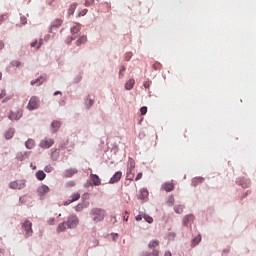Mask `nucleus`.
Returning <instances> with one entry per match:
<instances>
[{
  "label": "nucleus",
  "instance_id": "nucleus-15",
  "mask_svg": "<svg viewBox=\"0 0 256 256\" xmlns=\"http://www.w3.org/2000/svg\"><path fill=\"white\" fill-rule=\"evenodd\" d=\"M46 79L47 78L45 76H40L38 79L32 80L31 85H43V83H45Z\"/></svg>",
  "mask_w": 256,
  "mask_h": 256
},
{
  "label": "nucleus",
  "instance_id": "nucleus-12",
  "mask_svg": "<svg viewBox=\"0 0 256 256\" xmlns=\"http://www.w3.org/2000/svg\"><path fill=\"white\" fill-rule=\"evenodd\" d=\"M194 220L195 216H193V214L186 215L183 218V225H185V227H188V225H191V223H193Z\"/></svg>",
  "mask_w": 256,
  "mask_h": 256
},
{
  "label": "nucleus",
  "instance_id": "nucleus-43",
  "mask_svg": "<svg viewBox=\"0 0 256 256\" xmlns=\"http://www.w3.org/2000/svg\"><path fill=\"white\" fill-rule=\"evenodd\" d=\"M128 169L135 171V162L133 160L130 161V167Z\"/></svg>",
  "mask_w": 256,
  "mask_h": 256
},
{
  "label": "nucleus",
  "instance_id": "nucleus-16",
  "mask_svg": "<svg viewBox=\"0 0 256 256\" xmlns=\"http://www.w3.org/2000/svg\"><path fill=\"white\" fill-rule=\"evenodd\" d=\"M134 86H135V79H130L126 82L125 89L126 91H131V89H133Z\"/></svg>",
  "mask_w": 256,
  "mask_h": 256
},
{
  "label": "nucleus",
  "instance_id": "nucleus-17",
  "mask_svg": "<svg viewBox=\"0 0 256 256\" xmlns=\"http://www.w3.org/2000/svg\"><path fill=\"white\" fill-rule=\"evenodd\" d=\"M85 43H87V36L83 35L80 36L77 41H76V45L77 47L81 46V45H85Z\"/></svg>",
  "mask_w": 256,
  "mask_h": 256
},
{
  "label": "nucleus",
  "instance_id": "nucleus-14",
  "mask_svg": "<svg viewBox=\"0 0 256 256\" xmlns=\"http://www.w3.org/2000/svg\"><path fill=\"white\" fill-rule=\"evenodd\" d=\"M162 189H164V191L169 193V192L173 191V189H175V185L171 182H166L162 185Z\"/></svg>",
  "mask_w": 256,
  "mask_h": 256
},
{
  "label": "nucleus",
  "instance_id": "nucleus-56",
  "mask_svg": "<svg viewBox=\"0 0 256 256\" xmlns=\"http://www.w3.org/2000/svg\"><path fill=\"white\" fill-rule=\"evenodd\" d=\"M54 95L56 96V95H61V92L60 91H56L55 93H54Z\"/></svg>",
  "mask_w": 256,
  "mask_h": 256
},
{
  "label": "nucleus",
  "instance_id": "nucleus-35",
  "mask_svg": "<svg viewBox=\"0 0 256 256\" xmlns=\"http://www.w3.org/2000/svg\"><path fill=\"white\" fill-rule=\"evenodd\" d=\"M44 171H45V173H51V172L53 171V166L47 165V166L44 168Z\"/></svg>",
  "mask_w": 256,
  "mask_h": 256
},
{
  "label": "nucleus",
  "instance_id": "nucleus-41",
  "mask_svg": "<svg viewBox=\"0 0 256 256\" xmlns=\"http://www.w3.org/2000/svg\"><path fill=\"white\" fill-rule=\"evenodd\" d=\"M17 159H18V161H23V159H25V155H23V153H18Z\"/></svg>",
  "mask_w": 256,
  "mask_h": 256
},
{
  "label": "nucleus",
  "instance_id": "nucleus-2",
  "mask_svg": "<svg viewBox=\"0 0 256 256\" xmlns=\"http://www.w3.org/2000/svg\"><path fill=\"white\" fill-rule=\"evenodd\" d=\"M33 223H31V221L26 220L23 224H22V229L25 233V237H31V235H33Z\"/></svg>",
  "mask_w": 256,
  "mask_h": 256
},
{
  "label": "nucleus",
  "instance_id": "nucleus-28",
  "mask_svg": "<svg viewBox=\"0 0 256 256\" xmlns=\"http://www.w3.org/2000/svg\"><path fill=\"white\" fill-rule=\"evenodd\" d=\"M148 196H149V191H147V189L140 190V199H147Z\"/></svg>",
  "mask_w": 256,
  "mask_h": 256
},
{
  "label": "nucleus",
  "instance_id": "nucleus-51",
  "mask_svg": "<svg viewBox=\"0 0 256 256\" xmlns=\"http://www.w3.org/2000/svg\"><path fill=\"white\" fill-rule=\"evenodd\" d=\"M93 103H94L93 100H91V99L88 100V105H89V107H92Z\"/></svg>",
  "mask_w": 256,
  "mask_h": 256
},
{
  "label": "nucleus",
  "instance_id": "nucleus-31",
  "mask_svg": "<svg viewBox=\"0 0 256 256\" xmlns=\"http://www.w3.org/2000/svg\"><path fill=\"white\" fill-rule=\"evenodd\" d=\"M75 9H77V3H73L72 5H70L68 9V14L73 15V13H75Z\"/></svg>",
  "mask_w": 256,
  "mask_h": 256
},
{
  "label": "nucleus",
  "instance_id": "nucleus-52",
  "mask_svg": "<svg viewBox=\"0 0 256 256\" xmlns=\"http://www.w3.org/2000/svg\"><path fill=\"white\" fill-rule=\"evenodd\" d=\"M141 219H143V217H141V215L136 216V221H141Z\"/></svg>",
  "mask_w": 256,
  "mask_h": 256
},
{
  "label": "nucleus",
  "instance_id": "nucleus-49",
  "mask_svg": "<svg viewBox=\"0 0 256 256\" xmlns=\"http://www.w3.org/2000/svg\"><path fill=\"white\" fill-rule=\"evenodd\" d=\"M48 223H49V225H53V223H55V218H50L48 220Z\"/></svg>",
  "mask_w": 256,
  "mask_h": 256
},
{
  "label": "nucleus",
  "instance_id": "nucleus-20",
  "mask_svg": "<svg viewBox=\"0 0 256 256\" xmlns=\"http://www.w3.org/2000/svg\"><path fill=\"white\" fill-rule=\"evenodd\" d=\"M51 127L54 130V133H57V131H59V129L61 128V122L60 121H53L51 123Z\"/></svg>",
  "mask_w": 256,
  "mask_h": 256
},
{
  "label": "nucleus",
  "instance_id": "nucleus-10",
  "mask_svg": "<svg viewBox=\"0 0 256 256\" xmlns=\"http://www.w3.org/2000/svg\"><path fill=\"white\" fill-rule=\"evenodd\" d=\"M77 173H79V171H78L76 168H70V169H67V170L63 173V176H64L66 179H69V178L73 177V175H77Z\"/></svg>",
  "mask_w": 256,
  "mask_h": 256
},
{
  "label": "nucleus",
  "instance_id": "nucleus-58",
  "mask_svg": "<svg viewBox=\"0 0 256 256\" xmlns=\"http://www.w3.org/2000/svg\"><path fill=\"white\" fill-rule=\"evenodd\" d=\"M3 77V74L0 72V79Z\"/></svg>",
  "mask_w": 256,
  "mask_h": 256
},
{
  "label": "nucleus",
  "instance_id": "nucleus-55",
  "mask_svg": "<svg viewBox=\"0 0 256 256\" xmlns=\"http://www.w3.org/2000/svg\"><path fill=\"white\" fill-rule=\"evenodd\" d=\"M164 256H171V251L165 252Z\"/></svg>",
  "mask_w": 256,
  "mask_h": 256
},
{
  "label": "nucleus",
  "instance_id": "nucleus-19",
  "mask_svg": "<svg viewBox=\"0 0 256 256\" xmlns=\"http://www.w3.org/2000/svg\"><path fill=\"white\" fill-rule=\"evenodd\" d=\"M39 195H45L46 193H49V186L42 185L38 188Z\"/></svg>",
  "mask_w": 256,
  "mask_h": 256
},
{
  "label": "nucleus",
  "instance_id": "nucleus-45",
  "mask_svg": "<svg viewBox=\"0 0 256 256\" xmlns=\"http://www.w3.org/2000/svg\"><path fill=\"white\" fill-rule=\"evenodd\" d=\"M143 177V173H138L136 178H135V181H139V179H141Z\"/></svg>",
  "mask_w": 256,
  "mask_h": 256
},
{
  "label": "nucleus",
  "instance_id": "nucleus-1",
  "mask_svg": "<svg viewBox=\"0 0 256 256\" xmlns=\"http://www.w3.org/2000/svg\"><path fill=\"white\" fill-rule=\"evenodd\" d=\"M107 212L103 208H92L90 211V217L94 223H101L105 219Z\"/></svg>",
  "mask_w": 256,
  "mask_h": 256
},
{
  "label": "nucleus",
  "instance_id": "nucleus-47",
  "mask_svg": "<svg viewBox=\"0 0 256 256\" xmlns=\"http://www.w3.org/2000/svg\"><path fill=\"white\" fill-rule=\"evenodd\" d=\"M6 95H7V92L5 90H2L0 94V99H3V97H5Z\"/></svg>",
  "mask_w": 256,
  "mask_h": 256
},
{
  "label": "nucleus",
  "instance_id": "nucleus-59",
  "mask_svg": "<svg viewBox=\"0 0 256 256\" xmlns=\"http://www.w3.org/2000/svg\"><path fill=\"white\" fill-rule=\"evenodd\" d=\"M129 219V217L125 218V221H127Z\"/></svg>",
  "mask_w": 256,
  "mask_h": 256
},
{
  "label": "nucleus",
  "instance_id": "nucleus-38",
  "mask_svg": "<svg viewBox=\"0 0 256 256\" xmlns=\"http://www.w3.org/2000/svg\"><path fill=\"white\" fill-rule=\"evenodd\" d=\"M83 209H84L83 204H78V205L75 207V211H77V212H80V211H82Z\"/></svg>",
  "mask_w": 256,
  "mask_h": 256
},
{
  "label": "nucleus",
  "instance_id": "nucleus-53",
  "mask_svg": "<svg viewBox=\"0 0 256 256\" xmlns=\"http://www.w3.org/2000/svg\"><path fill=\"white\" fill-rule=\"evenodd\" d=\"M3 47H5V43H3V41H0V49H3Z\"/></svg>",
  "mask_w": 256,
  "mask_h": 256
},
{
  "label": "nucleus",
  "instance_id": "nucleus-5",
  "mask_svg": "<svg viewBox=\"0 0 256 256\" xmlns=\"http://www.w3.org/2000/svg\"><path fill=\"white\" fill-rule=\"evenodd\" d=\"M10 189H25V182L23 180L13 181L9 184Z\"/></svg>",
  "mask_w": 256,
  "mask_h": 256
},
{
  "label": "nucleus",
  "instance_id": "nucleus-11",
  "mask_svg": "<svg viewBox=\"0 0 256 256\" xmlns=\"http://www.w3.org/2000/svg\"><path fill=\"white\" fill-rule=\"evenodd\" d=\"M90 181L95 187H99V185H101V178H99V176H97L96 174H90Z\"/></svg>",
  "mask_w": 256,
  "mask_h": 256
},
{
  "label": "nucleus",
  "instance_id": "nucleus-29",
  "mask_svg": "<svg viewBox=\"0 0 256 256\" xmlns=\"http://www.w3.org/2000/svg\"><path fill=\"white\" fill-rule=\"evenodd\" d=\"M183 209H185V206L183 205H176L174 207V211L175 213H177L178 215H181V213H183Z\"/></svg>",
  "mask_w": 256,
  "mask_h": 256
},
{
  "label": "nucleus",
  "instance_id": "nucleus-13",
  "mask_svg": "<svg viewBox=\"0 0 256 256\" xmlns=\"http://www.w3.org/2000/svg\"><path fill=\"white\" fill-rule=\"evenodd\" d=\"M80 198L81 195L79 193H75L71 196V199H68L66 202H64V205H71V203L79 201Z\"/></svg>",
  "mask_w": 256,
  "mask_h": 256
},
{
  "label": "nucleus",
  "instance_id": "nucleus-37",
  "mask_svg": "<svg viewBox=\"0 0 256 256\" xmlns=\"http://www.w3.org/2000/svg\"><path fill=\"white\" fill-rule=\"evenodd\" d=\"M93 3H95V0H86L85 7H90V5H93Z\"/></svg>",
  "mask_w": 256,
  "mask_h": 256
},
{
  "label": "nucleus",
  "instance_id": "nucleus-39",
  "mask_svg": "<svg viewBox=\"0 0 256 256\" xmlns=\"http://www.w3.org/2000/svg\"><path fill=\"white\" fill-rule=\"evenodd\" d=\"M140 113H141V115H147V107L144 106V107L140 108Z\"/></svg>",
  "mask_w": 256,
  "mask_h": 256
},
{
  "label": "nucleus",
  "instance_id": "nucleus-18",
  "mask_svg": "<svg viewBox=\"0 0 256 256\" xmlns=\"http://www.w3.org/2000/svg\"><path fill=\"white\" fill-rule=\"evenodd\" d=\"M126 179L127 181H133L135 179V170L128 169L126 173Z\"/></svg>",
  "mask_w": 256,
  "mask_h": 256
},
{
  "label": "nucleus",
  "instance_id": "nucleus-4",
  "mask_svg": "<svg viewBox=\"0 0 256 256\" xmlns=\"http://www.w3.org/2000/svg\"><path fill=\"white\" fill-rule=\"evenodd\" d=\"M77 225H79V218H77V216H70L66 222L68 229H75Z\"/></svg>",
  "mask_w": 256,
  "mask_h": 256
},
{
  "label": "nucleus",
  "instance_id": "nucleus-40",
  "mask_svg": "<svg viewBox=\"0 0 256 256\" xmlns=\"http://www.w3.org/2000/svg\"><path fill=\"white\" fill-rule=\"evenodd\" d=\"M167 203H168L169 207H172V205L175 204V199H173V197H170Z\"/></svg>",
  "mask_w": 256,
  "mask_h": 256
},
{
  "label": "nucleus",
  "instance_id": "nucleus-57",
  "mask_svg": "<svg viewBox=\"0 0 256 256\" xmlns=\"http://www.w3.org/2000/svg\"><path fill=\"white\" fill-rule=\"evenodd\" d=\"M169 237L174 238V237H175V233H170V234H169Z\"/></svg>",
  "mask_w": 256,
  "mask_h": 256
},
{
  "label": "nucleus",
  "instance_id": "nucleus-9",
  "mask_svg": "<svg viewBox=\"0 0 256 256\" xmlns=\"http://www.w3.org/2000/svg\"><path fill=\"white\" fill-rule=\"evenodd\" d=\"M123 177V173L121 171L116 172L111 178L109 183L113 185L114 183H119L121 181V178Z\"/></svg>",
  "mask_w": 256,
  "mask_h": 256
},
{
  "label": "nucleus",
  "instance_id": "nucleus-36",
  "mask_svg": "<svg viewBox=\"0 0 256 256\" xmlns=\"http://www.w3.org/2000/svg\"><path fill=\"white\" fill-rule=\"evenodd\" d=\"M144 219L147 221V223H153V217L149 215H144Z\"/></svg>",
  "mask_w": 256,
  "mask_h": 256
},
{
  "label": "nucleus",
  "instance_id": "nucleus-22",
  "mask_svg": "<svg viewBox=\"0 0 256 256\" xmlns=\"http://www.w3.org/2000/svg\"><path fill=\"white\" fill-rule=\"evenodd\" d=\"M43 45V39H40L39 42L37 40L33 41L30 46L33 48V47H36V49H40L41 46Z\"/></svg>",
  "mask_w": 256,
  "mask_h": 256
},
{
  "label": "nucleus",
  "instance_id": "nucleus-34",
  "mask_svg": "<svg viewBox=\"0 0 256 256\" xmlns=\"http://www.w3.org/2000/svg\"><path fill=\"white\" fill-rule=\"evenodd\" d=\"M12 67H20L21 66V62L19 60H13L11 62Z\"/></svg>",
  "mask_w": 256,
  "mask_h": 256
},
{
  "label": "nucleus",
  "instance_id": "nucleus-54",
  "mask_svg": "<svg viewBox=\"0 0 256 256\" xmlns=\"http://www.w3.org/2000/svg\"><path fill=\"white\" fill-rule=\"evenodd\" d=\"M9 99H11V97H6V98L2 101V103H7V101H9Z\"/></svg>",
  "mask_w": 256,
  "mask_h": 256
},
{
  "label": "nucleus",
  "instance_id": "nucleus-23",
  "mask_svg": "<svg viewBox=\"0 0 256 256\" xmlns=\"http://www.w3.org/2000/svg\"><path fill=\"white\" fill-rule=\"evenodd\" d=\"M26 149H33L35 147V140L33 139H28L25 143Z\"/></svg>",
  "mask_w": 256,
  "mask_h": 256
},
{
  "label": "nucleus",
  "instance_id": "nucleus-42",
  "mask_svg": "<svg viewBox=\"0 0 256 256\" xmlns=\"http://www.w3.org/2000/svg\"><path fill=\"white\" fill-rule=\"evenodd\" d=\"M66 187H75V181H68L67 183H66Z\"/></svg>",
  "mask_w": 256,
  "mask_h": 256
},
{
  "label": "nucleus",
  "instance_id": "nucleus-44",
  "mask_svg": "<svg viewBox=\"0 0 256 256\" xmlns=\"http://www.w3.org/2000/svg\"><path fill=\"white\" fill-rule=\"evenodd\" d=\"M154 69H161V63L159 62H156L154 65H153Z\"/></svg>",
  "mask_w": 256,
  "mask_h": 256
},
{
  "label": "nucleus",
  "instance_id": "nucleus-50",
  "mask_svg": "<svg viewBox=\"0 0 256 256\" xmlns=\"http://www.w3.org/2000/svg\"><path fill=\"white\" fill-rule=\"evenodd\" d=\"M123 73H125V66H122L120 69V75H123Z\"/></svg>",
  "mask_w": 256,
  "mask_h": 256
},
{
  "label": "nucleus",
  "instance_id": "nucleus-48",
  "mask_svg": "<svg viewBox=\"0 0 256 256\" xmlns=\"http://www.w3.org/2000/svg\"><path fill=\"white\" fill-rule=\"evenodd\" d=\"M144 87H145V89H149V87H151V83L145 82Z\"/></svg>",
  "mask_w": 256,
  "mask_h": 256
},
{
  "label": "nucleus",
  "instance_id": "nucleus-6",
  "mask_svg": "<svg viewBox=\"0 0 256 256\" xmlns=\"http://www.w3.org/2000/svg\"><path fill=\"white\" fill-rule=\"evenodd\" d=\"M21 117H23V110H18L16 112H10L8 119L10 121H19Z\"/></svg>",
  "mask_w": 256,
  "mask_h": 256
},
{
  "label": "nucleus",
  "instance_id": "nucleus-3",
  "mask_svg": "<svg viewBox=\"0 0 256 256\" xmlns=\"http://www.w3.org/2000/svg\"><path fill=\"white\" fill-rule=\"evenodd\" d=\"M27 109H29V111H35V109H39V98L36 96L31 97Z\"/></svg>",
  "mask_w": 256,
  "mask_h": 256
},
{
  "label": "nucleus",
  "instance_id": "nucleus-8",
  "mask_svg": "<svg viewBox=\"0 0 256 256\" xmlns=\"http://www.w3.org/2000/svg\"><path fill=\"white\" fill-rule=\"evenodd\" d=\"M81 31V25L80 24H75L72 28H71V33H72V37L71 39L68 41V43H71L73 41V39H76L77 36L75 35L76 33H79Z\"/></svg>",
  "mask_w": 256,
  "mask_h": 256
},
{
  "label": "nucleus",
  "instance_id": "nucleus-24",
  "mask_svg": "<svg viewBox=\"0 0 256 256\" xmlns=\"http://www.w3.org/2000/svg\"><path fill=\"white\" fill-rule=\"evenodd\" d=\"M45 177H47V175L45 174V172L39 170L36 173V178L38 179V181H43V179H45Z\"/></svg>",
  "mask_w": 256,
  "mask_h": 256
},
{
  "label": "nucleus",
  "instance_id": "nucleus-30",
  "mask_svg": "<svg viewBox=\"0 0 256 256\" xmlns=\"http://www.w3.org/2000/svg\"><path fill=\"white\" fill-rule=\"evenodd\" d=\"M199 243H201V235L196 236L192 240V247H195V245H199Z\"/></svg>",
  "mask_w": 256,
  "mask_h": 256
},
{
  "label": "nucleus",
  "instance_id": "nucleus-27",
  "mask_svg": "<svg viewBox=\"0 0 256 256\" xmlns=\"http://www.w3.org/2000/svg\"><path fill=\"white\" fill-rule=\"evenodd\" d=\"M65 229H67V222L59 224L57 227V232L62 233V231H65Z\"/></svg>",
  "mask_w": 256,
  "mask_h": 256
},
{
  "label": "nucleus",
  "instance_id": "nucleus-26",
  "mask_svg": "<svg viewBox=\"0 0 256 256\" xmlns=\"http://www.w3.org/2000/svg\"><path fill=\"white\" fill-rule=\"evenodd\" d=\"M149 249H155V247H159V240H151L148 244Z\"/></svg>",
  "mask_w": 256,
  "mask_h": 256
},
{
  "label": "nucleus",
  "instance_id": "nucleus-25",
  "mask_svg": "<svg viewBox=\"0 0 256 256\" xmlns=\"http://www.w3.org/2000/svg\"><path fill=\"white\" fill-rule=\"evenodd\" d=\"M13 135H15V129L11 128L5 133L6 139H13Z\"/></svg>",
  "mask_w": 256,
  "mask_h": 256
},
{
  "label": "nucleus",
  "instance_id": "nucleus-46",
  "mask_svg": "<svg viewBox=\"0 0 256 256\" xmlns=\"http://www.w3.org/2000/svg\"><path fill=\"white\" fill-rule=\"evenodd\" d=\"M79 15L80 16H85V15H87V9H84V10H82L80 13H79Z\"/></svg>",
  "mask_w": 256,
  "mask_h": 256
},
{
  "label": "nucleus",
  "instance_id": "nucleus-7",
  "mask_svg": "<svg viewBox=\"0 0 256 256\" xmlns=\"http://www.w3.org/2000/svg\"><path fill=\"white\" fill-rule=\"evenodd\" d=\"M55 143V141L51 138L47 139L45 138L44 140H42L40 142V147H42V149H49V147H53V144Z\"/></svg>",
  "mask_w": 256,
  "mask_h": 256
},
{
  "label": "nucleus",
  "instance_id": "nucleus-21",
  "mask_svg": "<svg viewBox=\"0 0 256 256\" xmlns=\"http://www.w3.org/2000/svg\"><path fill=\"white\" fill-rule=\"evenodd\" d=\"M205 179L203 177H197L192 180V186L197 187V185H201Z\"/></svg>",
  "mask_w": 256,
  "mask_h": 256
},
{
  "label": "nucleus",
  "instance_id": "nucleus-32",
  "mask_svg": "<svg viewBox=\"0 0 256 256\" xmlns=\"http://www.w3.org/2000/svg\"><path fill=\"white\" fill-rule=\"evenodd\" d=\"M143 256H159V250H152V253H145Z\"/></svg>",
  "mask_w": 256,
  "mask_h": 256
},
{
  "label": "nucleus",
  "instance_id": "nucleus-33",
  "mask_svg": "<svg viewBox=\"0 0 256 256\" xmlns=\"http://www.w3.org/2000/svg\"><path fill=\"white\" fill-rule=\"evenodd\" d=\"M62 24H63V20L56 19L55 22L53 23V27H61Z\"/></svg>",
  "mask_w": 256,
  "mask_h": 256
}]
</instances>
